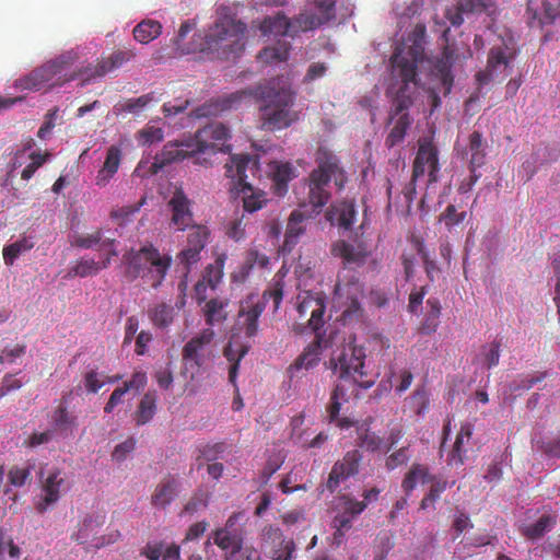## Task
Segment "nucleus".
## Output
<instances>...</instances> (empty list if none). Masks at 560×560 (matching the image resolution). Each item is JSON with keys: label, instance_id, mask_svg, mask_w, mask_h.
<instances>
[{"label": "nucleus", "instance_id": "obj_46", "mask_svg": "<svg viewBox=\"0 0 560 560\" xmlns=\"http://www.w3.org/2000/svg\"><path fill=\"white\" fill-rule=\"evenodd\" d=\"M213 541L222 550H230V557L242 550L243 539L238 535H232L226 528H218L213 532Z\"/></svg>", "mask_w": 560, "mask_h": 560}, {"label": "nucleus", "instance_id": "obj_50", "mask_svg": "<svg viewBox=\"0 0 560 560\" xmlns=\"http://www.w3.org/2000/svg\"><path fill=\"white\" fill-rule=\"evenodd\" d=\"M100 272L97 261L93 258L82 257L75 260L68 269L66 278H85Z\"/></svg>", "mask_w": 560, "mask_h": 560}, {"label": "nucleus", "instance_id": "obj_32", "mask_svg": "<svg viewBox=\"0 0 560 560\" xmlns=\"http://www.w3.org/2000/svg\"><path fill=\"white\" fill-rule=\"evenodd\" d=\"M487 143L482 138V135L475 130L469 135L467 154H469V171H477L479 167L485 165L486 163V152Z\"/></svg>", "mask_w": 560, "mask_h": 560}, {"label": "nucleus", "instance_id": "obj_31", "mask_svg": "<svg viewBox=\"0 0 560 560\" xmlns=\"http://www.w3.org/2000/svg\"><path fill=\"white\" fill-rule=\"evenodd\" d=\"M472 436V425L468 422L463 423L457 433L453 448L448 455L447 464L462 466L467 458L468 444Z\"/></svg>", "mask_w": 560, "mask_h": 560}, {"label": "nucleus", "instance_id": "obj_35", "mask_svg": "<svg viewBox=\"0 0 560 560\" xmlns=\"http://www.w3.org/2000/svg\"><path fill=\"white\" fill-rule=\"evenodd\" d=\"M371 422L370 418L357 425V444L368 452H377L382 448L383 439L370 431Z\"/></svg>", "mask_w": 560, "mask_h": 560}, {"label": "nucleus", "instance_id": "obj_2", "mask_svg": "<svg viewBox=\"0 0 560 560\" xmlns=\"http://www.w3.org/2000/svg\"><path fill=\"white\" fill-rule=\"evenodd\" d=\"M172 257L162 254L153 245H145L139 249H130L122 255L124 276L128 282L140 278L152 289H159L171 266Z\"/></svg>", "mask_w": 560, "mask_h": 560}, {"label": "nucleus", "instance_id": "obj_9", "mask_svg": "<svg viewBox=\"0 0 560 560\" xmlns=\"http://www.w3.org/2000/svg\"><path fill=\"white\" fill-rule=\"evenodd\" d=\"M322 24L320 19L315 14L301 13L294 19H288L278 13L275 16H267L260 23L259 30L265 36H287L294 38L302 32L315 30Z\"/></svg>", "mask_w": 560, "mask_h": 560}, {"label": "nucleus", "instance_id": "obj_39", "mask_svg": "<svg viewBox=\"0 0 560 560\" xmlns=\"http://www.w3.org/2000/svg\"><path fill=\"white\" fill-rule=\"evenodd\" d=\"M429 478L430 472L425 465L412 464L401 481V488L406 492L407 497H409L419 482L427 483L429 482Z\"/></svg>", "mask_w": 560, "mask_h": 560}, {"label": "nucleus", "instance_id": "obj_41", "mask_svg": "<svg viewBox=\"0 0 560 560\" xmlns=\"http://www.w3.org/2000/svg\"><path fill=\"white\" fill-rule=\"evenodd\" d=\"M133 37L140 44H149L162 33V24L159 21L145 19L133 28Z\"/></svg>", "mask_w": 560, "mask_h": 560}, {"label": "nucleus", "instance_id": "obj_37", "mask_svg": "<svg viewBox=\"0 0 560 560\" xmlns=\"http://www.w3.org/2000/svg\"><path fill=\"white\" fill-rule=\"evenodd\" d=\"M291 50L290 43L278 40L275 45L267 46L258 52V60L262 63L272 65L288 60Z\"/></svg>", "mask_w": 560, "mask_h": 560}, {"label": "nucleus", "instance_id": "obj_33", "mask_svg": "<svg viewBox=\"0 0 560 560\" xmlns=\"http://www.w3.org/2000/svg\"><path fill=\"white\" fill-rule=\"evenodd\" d=\"M246 94V92H235L230 95L219 97L217 100H210L209 103L205 104L200 109L198 115L199 116H208L213 115L217 116L220 113L231 109L234 107L242 97Z\"/></svg>", "mask_w": 560, "mask_h": 560}, {"label": "nucleus", "instance_id": "obj_27", "mask_svg": "<svg viewBox=\"0 0 560 560\" xmlns=\"http://www.w3.org/2000/svg\"><path fill=\"white\" fill-rule=\"evenodd\" d=\"M307 219L308 217L300 210H293L291 212L285 229L284 242L281 246L282 254H289L292 252L294 246L298 244L299 238L305 233V221Z\"/></svg>", "mask_w": 560, "mask_h": 560}, {"label": "nucleus", "instance_id": "obj_3", "mask_svg": "<svg viewBox=\"0 0 560 560\" xmlns=\"http://www.w3.org/2000/svg\"><path fill=\"white\" fill-rule=\"evenodd\" d=\"M255 96L260 103L262 129L280 130L296 120V114L292 110L295 95L289 86L276 88L270 82L259 85Z\"/></svg>", "mask_w": 560, "mask_h": 560}, {"label": "nucleus", "instance_id": "obj_19", "mask_svg": "<svg viewBox=\"0 0 560 560\" xmlns=\"http://www.w3.org/2000/svg\"><path fill=\"white\" fill-rule=\"evenodd\" d=\"M187 142H188V139L185 141H182V142H174V143L170 142V143L165 144L163 150L161 151V153H159L155 156V160L152 164V167L154 168L153 173H158L159 170H161L163 166H165L167 164H171L176 161L185 160L186 158H189V156H196V159L194 161L195 164H200V165H205V166L210 164V162L206 158L200 159L199 156H197V155H199V152H192L191 148H187L186 147Z\"/></svg>", "mask_w": 560, "mask_h": 560}, {"label": "nucleus", "instance_id": "obj_49", "mask_svg": "<svg viewBox=\"0 0 560 560\" xmlns=\"http://www.w3.org/2000/svg\"><path fill=\"white\" fill-rule=\"evenodd\" d=\"M79 59V55L74 50H68L55 59L50 60L51 63L56 66V69L59 72L58 81L62 79V81L57 82V84H63L65 82H69L67 78H69L71 74L79 72L83 67L80 69L72 71L71 73H68V70L71 68L72 65Z\"/></svg>", "mask_w": 560, "mask_h": 560}, {"label": "nucleus", "instance_id": "obj_47", "mask_svg": "<svg viewBox=\"0 0 560 560\" xmlns=\"http://www.w3.org/2000/svg\"><path fill=\"white\" fill-rule=\"evenodd\" d=\"M229 305L228 299H211L206 303L205 317L206 323L210 326L215 323H222L226 319L228 313L225 311Z\"/></svg>", "mask_w": 560, "mask_h": 560}, {"label": "nucleus", "instance_id": "obj_28", "mask_svg": "<svg viewBox=\"0 0 560 560\" xmlns=\"http://www.w3.org/2000/svg\"><path fill=\"white\" fill-rule=\"evenodd\" d=\"M331 253L336 257L343 259L345 264L362 266L369 256V250L363 243L357 245L346 241H338L331 247Z\"/></svg>", "mask_w": 560, "mask_h": 560}, {"label": "nucleus", "instance_id": "obj_15", "mask_svg": "<svg viewBox=\"0 0 560 560\" xmlns=\"http://www.w3.org/2000/svg\"><path fill=\"white\" fill-rule=\"evenodd\" d=\"M298 313L300 318H307V328H310L315 335L322 334L320 330L324 327L326 303L325 299L319 293L304 292L303 295H299Z\"/></svg>", "mask_w": 560, "mask_h": 560}, {"label": "nucleus", "instance_id": "obj_34", "mask_svg": "<svg viewBox=\"0 0 560 560\" xmlns=\"http://www.w3.org/2000/svg\"><path fill=\"white\" fill-rule=\"evenodd\" d=\"M557 524V516L542 514L535 523L521 527V534L529 540H538Z\"/></svg>", "mask_w": 560, "mask_h": 560}, {"label": "nucleus", "instance_id": "obj_6", "mask_svg": "<svg viewBox=\"0 0 560 560\" xmlns=\"http://www.w3.org/2000/svg\"><path fill=\"white\" fill-rule=\"evenodd\" d=\"M224 167L225 175L233 183L231 189H236L243 194L244 212L253 213L261 209L267 202L265 194L262 191L255 192L253 186L247 182L246 171L257 170L256 162L253 161L252 156L249 154L231 155Z\"/></svg>", "mask_w": 560, "mask_h": 560}, {"label": "nucleus", "instance_id": "obj_51", "mask_svg": "<svg viewBox=\"0 0 560 560\" xmlns=\"http://www.w3.org/2000/svg\"><path fill=\"white\" fill-rule=\"evenodd\" d=\"M338 226L351 230L357 220V210L351 201H342L335 207Z\"/></svg>", "mask_w": 560, "mask_h": 560}, {"label": "nucleus", "instance_id": "obj_59", "mask_svg": "<svg viewBox=\"0 0 560 560\" xmlns=\"http://www.w3.org/2000/svg\"><path fill=\"white\" fill-rule=\"evenodd\" d=\"M352 520L350 515L341 511L334 516L331 526L335 528L334 539L338 545L341 542L345 532L352 527Z\"/></svg>", "mask_w": 560, "mask_h": 560}, {"label": "nucleus", "instance_id": "obj_60", "mask_svg": "<svg viewBox=\"0 0 560 560\" xmlns=\"http://www.w3.org/2000/svg\"><path fill=\"white\" fill-rule=\"evenodd\" d=\"M8 481L13 487H23L31 481V468L12 466L8 471Z\"/></svg>", "mask_w": 560, "mask_h": 560}, {"label": "nucleus", "instance_id": "obj_14", "mask_svg": "<svg viewBox=\"0 0 560 560\" xmlns=\"http://www.w3.org/2000/svg\"><path fill=\"white\" fill-rule=\"evenodd\" d=\"M418 143L419 148L412 164L413 178L428 174L429 184H434L439 180V150L433 140L428 137L419 139Z\"/></svg>", "mask_w": 560, "mask_h": 560}, {"label": "nucleus", "instance_id": "obj_64", "mask_svg": "<svg viewBox=\"0 0 560 560\" xmlns=\"http://www.w3.org/2000/svg\"><path fill=\"white\" fill-rule=\"evenodd\" d=\"M245 214L236 217L228 223L226 235L235 241H240L245 236L246 222L244 221Z\"/></svg>", "mask_w": 560, "mask_h": 560}, {"label": "nucleus", "instance_id": "obj_11", "mask_svg": "<svg viewBox=\"0 0 560 560\" xmlns=\"http://www.w3.org/2000/svg\"><path fill=\"white\" fill-rule=\"evenodd\" d=\"M229 138V129L223 124H210L198 129L194 137L188 139L187 148L199 154H215L218 151L225 152L230 147H224Z\"/></svg>", "mask_w": 560, "mask_h": 560}, {"label": "nucleus", "instance_id": "obj_23", "mask_svg": "<svg viewBox=\"0 0 560 560\" xmlns=\"http://www.w3.org/2000/svg\"><path fill=\"white\" fill-rule=\"evenodd\" d=\"M58 77L59 72L56 69V66L50 61L46 62L42 67L33 70L28 75L20 80V86L26 90H35L38 91L46 85L56 86L58 85ZM62 79L59 80V82Z\"/></svg>", "mask_w": 560, "mask_h": 560}, {"label": "nucleus", "instance_id": "obj_54", "mask_svg": "<svg viewBox=\"0 0 560 560\" xmlns=\"http://www.w3.org/2000/svg\"><path fill=\"white\" fill-rule=\"evenodd\" d=\"M106 237H104L103 231L101 229H96L92 233L77 235L71 245L82 249H91L96 245H100V248H102V241Z\"/></svg>", "mask_w": 560, "mask_h": 560}, {"label": "nucleus", "instance_id": "obj_30", "mask_svg": "<svg viewBox=\"0 0 560 560\" xmlns=\"http://www.w3.org/2000/svg\"><path fill=\"white\" fill-rule=\"evenodd\" d=\"M122 152L117 145H110L102 168L97 172L95 184L100 187L106 186L117 173L121 163Z\"/></svg>", "mask_w": 560, "mask_h": 560}, {"label": "nucleus", "instance_id": "obj_18", "mask_svg": "<svg viewBox=\"0 0 560 560\" xmlns=\"http://www.w3.org/2000/svg\"><path fill=\"white\" fill-rule=\"evenodd\" d=\"M323 334L315 335V338L301 352V354L288 368L289 378L302 377V372L310 371L318 365L323 351Z\"/></svg>", "mask_w": 560, "mask_h": 560}, {"label": "nucleus", "instance_id": "obj_48", "mask_svg": "<svg viewBox=\"0 0 560 560\" xmlns=\"http://www.w3.org/2000/svg\"><path fill=\"white\" fill-rule=\"evenodd\" d=\"M411 118L408 113L400 115L395 121L394 127L389 131L388 136L385 139V145L388 149L396 147L401 143L406 137L407 130L411 126Z\"/></svg>", "mask_w": 560, "mask_h": 560}, {"label": "nucleus", "instance_id": "obj_44", "mask_svg": "<svg viewBox=\"0 0 560 560\" xmlns=\"http://www.w3.org/2000/svg\"><path fill=\"white\" fill-rule=\"evenodd\" d=\"M156 412V395L148 392L141 398L135 412V421L137 425H144L150 422Z\"/></svg>", "mask_w": 560, "mask_h": 560}, {"label": "nucleus", "instance_id": "obj_10", "mask_svg": "<svg viewBox=\"0 0 560 560\" xmlns=\"http://www.w3.org/2000/svg\"><path fill=\"white\" fill-rule=\"evenodd\" d=\"M214 331L210 328L201 330L190 338L182 349V361L185 370L191 372V378L213 357Z\"/></svg>", "mask_w": 560, "mask_h": 560}, {"label": "nucleus", "instance_id": "obj_38", "mask_svg": "<svg viewBox=\"0 0 560 560\" xmlns=\"http://www.w3.org/2000/svg\"><path fill=\"white\" fill-rule=\"evenodd\" d=\"M160 97L156 92H150L143 94L139 97H131L124 100L115 105V109L119 113H130V114H139L141 113L149 104L153 102H159Z\"/></svg>", "mask_w": 560, "mask_h": 560}, {"label": "nucleus", "instance_id": "obj_58", "mask_svg": "<svg viewBox=\"0 0 560 560\" xmlns=\"http://www.w3.org/2000/svg\"><path fill=\"white\" fill-rule=\"evenodd\" d=\"M283 280L281 278L275 279L273 282L269 285V288L265 290L259 301H264L266 303L268 300L271 299L273 301V308L275 311H277L283 299Z\"/></svg>", "mask_w": 560, "mask_h": 560}, {"label": "nucleus", "instance_id": "obj_53", "mask_svg": "<svg viewBox=\"0 0 560 560\" xmlns=\"http://www.w3.org/2000/svg\"><path fill=\"white\" fill-rule=\"evenodd\" d=\"M475 9L482 11L487 9V4L486 2H457L455 11L452 12V10H447L446 16L453 26H459L464 22L463 13L471 12Z\"/></svg>", "mask_w": 560, "mask_h": 560}, {"label": "nucleus", "instance_id": "obj_16", "mask_svg": "<svg viewBox=\"0 0 560 560\" xmlns=\"http://www.w3.org/2000/svg\"><path fill=\"white\" fill-rule=\"evenodd\" d=\"M362 454L358 450L348 451L342 459L337 460L328 475L326 489L334 493L340 487V483L359 472Z\"/></svg>", "mask_w": 560, "mask_h": 560}, {"label": "nucleus", "instance_id": "obj_26", "mask_svg": "<svg viewBox=\"0 0 560 560\" xmlns=\"http://www.w3.org/2000/svg\"><path fill=\"white\" fill-rule=\"evenodd\" d=\"M63 478L58 469L52 470L42 480L43 498L37 502L36 510L43 514L49 505L56 503L60 498V488L63 485Z\"/></svg>", "mask_w": 560, "mask_h": 560}, {"label": "nucleus", "instance_id": "obj_63", "mask_svg": "<svg viewBox=\"0 0 560 560\" xmlns=\"http://www.w3.org/2000/svg\"><path fill=\"white\" fill-rule=\"evenodd\" d=\"M269 264H270L269 257L266 254L259 252L258 249H249L247 252L246 259H245V266L248 269H253L255 267H257L259 269H266V268H268Z\"/></svg>", "mask_w": 560, "mask_h": 560}, {"label": "nucleus", "instance_id": "obj_29", "mask_svg": "<svg viewBox=\"0 0 560 560\" xmlns=\"http://www.w3.org/2000/svg\"><path fill=\"white\" fill-rule=\"evenodd\" d=\"M269 175L275 194L279 197L288 191V184L294 177V170L289 162L273 161L269 163Z\"/></svg>", "mask_w": 560, "mask_h": 560}, {"label": "nucleus", "instance_id": "obj_1", "mask_svg": "<svg viewBox=\"0 0 560 560\" xmlns=\"http://www.w3.org/2000/svg\"><path fill=\"white\" fill-rule=\"evenodd\" d=\"M247 33L246 23L237 19L230 7L221 5L205 33L200 49L217 59L236 58L245 50Z\"/></svg>", "mask_w": 560, "mask_h": 560}, {"label": "nucleus", "instance_id": "obj_20", "mask_svg": "<svg viewBox=\"0 0 560 560\" xmlns=\"http://www.w3.org/2000/svg\"><path fill=\"white\" fill-rule=\"evenodd\" d=\"M262 541L271 547L272 560H292L295 551L293 539L287 538L282 530L273 525H268L262 530Z\"/></svg>", "mask_w": 560, "mask_h": 560}, {"label": "nucleus", "instance_id": "obj_7", "mask_svg": "<svg viewBox=\"0 0 560 560\" xmlns=\"http://www.w3.org/2000/svg\"><path fill=\"white\" fill-rule=\"evenodd\" d=\"M105 523V514L89 513L78 523L77 529L71 534V539L81 545L86 552H94L114 545L121 539V532L108 527L104 534H100Z\"/></svg>", "mask_w": 560, "mask_h": 560}, {"label": "nucleus", "instance_id": "obj_25", "mask_svg": "<svg viewBox=\"0 0 560 560\" xmlns=\"http://www.w3.org/2000/svg\"><path fill=\"white\" fill-rule=\"evenodd\" d=\"M179 486L178 478L167 475L155 487L151 495V504L158 509H166L178 495Z\"/></svg>", "mask_w": 560, "mask_h": 560}, {"label": "nucleus", "instance_id": "obj_45", "mask_svg": "<svg viewBox=\"0 0 560 560\" xmlns=\"http://www.w3.org/2000/svg\"><path fill=\"white\" fill-rule=\"evenodd\" d=\"M35 245L32 236H22L18 241L5 245L2 249L3 260L7 266H13L16 258L31 250Z\"/></svg>", "mask_w": 560, "mask_h": 560}, {"label": "nucleus", "instance_id": "obj_52", "mask_svg": "<svg viewBox=\"0 0 560 560\" xmlns=\"http://www.w3.org/2000/svg\"><path fill=\"white\" fill-rule=\"evenodd\" d=\"M77 418L69 413L67 404L61 400L52 413V423L60 432L67 431L77 424Z\"/></svg>", "mask_w": 560, "mask_h": 560}, {"label": "nucleus", "instance_id": "obj_36", "mask_svg": "<svg viewBox=\"0 0 560 560\" xmlns=\"http://www.w3.org/2000/svg\"><path fill=\"white\" fill-rule=\"evenodd\" d=\"M248 346L236 345L230 341L223 349V355L231 362L229 368V381L236 388V377L238 373L240 362L247 354Z\"/></svg>", "mask_w": 560, "mask_h": 560}, {"label": "nucleus", "instance_id": "obj_8", "mask_svg": "<svg viewBox=\"0 0 560 560\" xmlns=\"http://www.w3.org/2000/svg\"><path fill=\"white\" fill-rule=\"evenodd\" d=\"M330 368L339 370V378L343 381L351 380L353 384L368 389L375 383L374 377H369L365 370V352L362 347H357L349 342L342 348L337 359H330Z\"/></svg>", "mask_w": 560, "mask_h": 560}, {"label": "nucleus", "instance_id": "obj_5", "mask_svg": "<svg viewBox=\"0 0 560 560\" xmlns=\"http://www.w3.org/2000/svg\"><path fill=\"white\" fill-rule=\"evenodd\" d=\"M315 161L317 167L308 176V201L314 208L320 209L330 198L327 190L330 180L334 179L336 186L342 189L347 178L338 158L329 150L318 149Z\"/></svg>", "mask_w": 560, "mask_h": 560}, {"label": "nucleus", "instance_id": "obj_4", "mask_svg": "<svg viewBox=\"0 0 560 560\" xmlns=\"http://www.w3.org/2000/svg\"><path fill=\"white\" fill-rule=\"evenodd\" d=\"M424 50L421 45L413 44L404 48H396L390 57L392 77L401 85L397 91V95L393 103L394 116H400L407 113L412 104L410 96L406 95V90L410 83L417 84L418 66L423 61Z\"/></svg>", "mask_w": 560, "mask_h": 560}, {"label": "nucleus", "instance_id": "obj_12", "mask_svg": "<svg viewBox=\"0 0 560 560\" xmlns=\"http://www.w3.org/2000/svg\"><path fill=\"white\" fill-rule=\"evenodd\" d=\"M136 57L133 49H118L113 51L108 57L97 59L96 63H89L84 66L79 72L71 74L68 80H75L82 78L83 83L90 82L91 80L101 78L119 69L125 63Z\"/></svg>", "mask_w": 560, "mask_h": 560}, {"label": "nucleus", "instance_id": "obj_17", "mask_svg": "<svg viewBox=\"0 0 560 560\" xmlns=\"http://www.w3.org/2000/svg\"><path fill=\"white\" fill-rule=\"evenodd\" d=\"M191 200L184 192L182 187H176L167 202L171 211L170 225L176 231H185L194 225V213Z\"/></svg>", "mask_w": 560, "mask_h": 560}, {"label": "nucleus", "instance_id": "obj_61", "mask_svg": "<svg viewBox=\"0 0 560 560\" xmlns=\"http://www.w3.org/2000/svg\"><path fill=\"white\" fill-rule=\"evenodd\" d=\"M467 213L465 211L458 212L454 205H448L440 215V221L445 223V226L451 230L453 226L463 223Z\"/></svg>", "mask_w": 560, "mask_h": 560}, {"label": "nucleus", "instance_id": "obj_57", "mask_svg": "<svg viewBox=\"0 0 560 560\" xmlns=\"http://www.w3.org/2000/svg\"><path fill=\"white\" fill-rule=\"evenodd\" d=\"M210 494L203 490L196 491L183 509V513L192 515L198 511L206 509L209 504Z\"/></svg>", "mask_w": 560, "mask_h": 560}, {"label": "nucleus", "instance_id": "obj_62", "mask_svg": "<svg viewBox=\"0 0 560 560\" xmlns=\"http://www.w3.org/2000/svg\"><path fill=\"white\" fill-rule=\"evenodd\" d=\"M341 501V512L350 515L351 518L360 515L368 506L366 502L358 501L348 495H342L340 498Z\"/></svg>", "mask_w": 560, "mask_h": 560}, {"label": "nucleus", "instance_id": "obj_24", "mask_svg": "<svg viewBox=\"0 0 560 560\" xmlns=\"http://www.w3.org/2000/svg\"><path fill=\"white\" fill-rule=\"evenodd\" d=\"M226 256L219 255L213 264H209L203 272L202 279L195 284V293L199 303L207 299V288L214 290L223 278V269Z\"/></svg>", "mask_w": 560, "mask_h": 560}, {"label": "nucleus", "instance_id": "obj_56", "mask_svg": "<svg viewBox=\"0 0 560 560\" xmlns=\"http://www.w3.org/2000/svg\"><path fill=\"white\" fill-rule=\"evenodd\" d=\"M500 349L501 341L498 339L482 346L481 354L483 357V363L488 370H491L499 364Z\"/></svg>", "mask_w": 560, "mask_h": 560}, {"label": "nucleus", "instance_id": "obj_22", "mask_svg": "<svg viewBox=\"0 0 560 560\" xmlns=\"http://www.w3.org/2000/svg\"><path fill=\"white\" fill-rule=\"evenodd\" d=\"M526 14L532 28L542 30L556 21L560 22V2H528Z\"/></svg>", "mask_w": 560, "mask_h": 560}, {"label": "nucleus", "instance_id": "obj_21", "mask_svg": "<svg viewBox=\"0 0 560 560\" xmlns=\"http://www.w3.org/2000/svg\"><path fill=\"white\" fill-rule=\"evenodd\" d=\"M265 311V302L259 301L257 295H248L242 301L238 310L241 328L246 337L250 338L258 332V319Z\"/></svg>", "mask_w": 560, "mask_h": 560}, {"label": "nucleus", "instance_id": "obj_42", "mask_svg": "<svg viewBox=\"0 0 560 560\" xmlns=\"http://www.w3.org/2000/svg\"><path fill=\"white\" fill-rule=\"evenodd\" d=\"M513 58L512 54L506 52V48L499 46L490 49L488 55V65L487 68L490 71V74L502 73L508 69H511V59Z\"/></svg>", "mask_w": 560, "mask_h": 560}, {"label": "nucleus", "instance_id": "obj_55", "mask_svg": "<svg viewBox=\"0 0 560 560\" xmlns=\"http://www.w3.org/2000/svg\"><path fill=\"white\" fill-rule=\"evenodd\" d=\"M209 231L205 225H192L187 237V245L195 247L202 252L208 242Z\"/></svg>", "mask_w": 560, "mask_h": 560}, {"label": "nucleus", "instance_id": "obj_13", "mask_svg": "<svg viewBox=\"0 0 560 560\" xmlns=\"http://www.w3.org/2000/svg\"><path fill=\"white\" fill-rule=\"evenodd\" d=\"M335 296L338 303L343 307L342 315L351 318L362 315L360 300L363 296V284L354 275L349 278L338 279L335 285Z\"/></svg>", "mask_w": 560, "mask_h": 560}, {"label": "nucleus", "instance_id": "obj_40", "mask_svg": "<svg viewBox=\"0 0 560 560\" xmlns=\"http://www.w3.org/2000/svg\"><path fill=\"white\" fill-rule=\"evenodd\" d=\"M432 74L440 81L443 94L445 96L450 94L454 77L452 74V63L447 56H443L434 62Z\"/></svg>", "mask_w": 560, "mask_h": 560}, {"label": "nucleus", "instance_id": "obj_43", "mask_svg": "<svg viewBox=\"0 0 560 560\" xmlns=\"http://www.w3.org/2000/svg\"><path fill=\"white\" fill-rule=\"evenodd\" d=\"M174 307L164 302L153 305L148 311L150 320L160 329L170 327L174 320Z\"/></svg>", "mask_w": 560, "mask_h": 560}]
</instances>
